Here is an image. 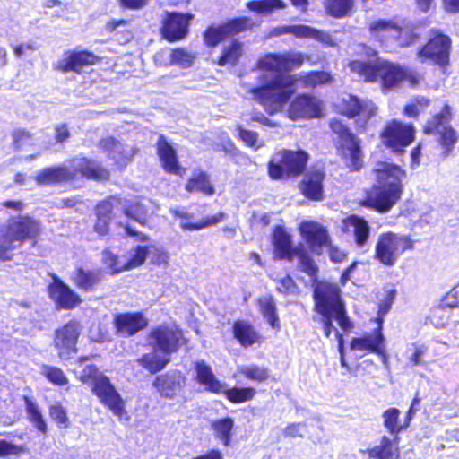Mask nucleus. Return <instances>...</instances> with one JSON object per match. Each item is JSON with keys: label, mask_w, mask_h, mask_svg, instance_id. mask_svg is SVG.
Masks as SVG:
<instances>
[{"label": "nucleus", "mask_w": 459, "mask_h": 459, "mask_svg": "<svg viewBox=\"0 0 459 459\" xmlns=\"http://www.w3.org/2000/svg\"><path fill=\"white\" fill-rule=\"evenodd\" d=\"M259 81L260 85L251 87L247 91L268 115H274L282 110L295 93V85L298 82L301 83L302 88L315 89L332 83L333 77L330 72L312 70L298 74L276 75L271 79L262 75Z\"/></svg>", "instance_id": "nucleus-1"}, {"label": "nucleus", "mask_w": 459, "mask_h": 459, "mask_svg": "<svg viewBox=\"0 0 459 459\" xmlns=\"http://www.w3.org/2000/svg\"><path fill=\"white\" fill-rule=\"evenodd\" d=\"M376 182L363 190L358 205L378 213H386L400 201L404 191L406 171L398 164L378 161L372 169Z\"/></svg>", "instance_id": "nucleus-2"}, {"label": "nucleus", "mask_w": 459, "mask_h": 459, "mask_svg": "<svg viewBox=\"0 0 459 459\" xmlns=\"http://www.w3.org/2000/svg\"><path fill=\"white\" fill-rule=\"evenodd\" d=\"M313 310L320 316L313 319L321 324L324 335L329 338L334 332L338 345L344 344L343 335L337 331L333 324L335 320L344 332L353 328V323L348 316L342 291L335 283L322 281L313 288Z\"/></svg>", "instance_id": "nucleus-3"}, {"label": "nucleus", "mask_w": 459, "mask_h": 459, "mask_svg": "<svg viewBox=\"0 0 459 459\" xmlns=\"http://www.w3.org/2000/svg\"><path fill=\"white\" fill-rule=\"evenodd\" d=\"M348 65L365 82H378L383 91L397 89L403 82H407L411 88H417L422 79L416 70L380 57L374 61L354 59Z\"/></svg>", "instance_id": "nucleus-4"}, {"label": "nucleus", "mask_w": 459, "mask_h": 459, "mask_svg": "<svg viewBox=\"0 0 459 459\" xmlns=\"http://www.w3.org/2000/svg\"><path fill=\"white\" fill-rule=\"evenodd\" d=\"M370 39L385 49H403L420 42L421 37L414 24L403 19L377 18L368 25Z\"/></svg>", "instance_id": "nucleus-5"}, {"label": "nucleus", "mask_w": 459, "mask_h": 459, "mask_svg": "<svg viewBox=\"0 0 459 459\" xmlns=\"http://www.w3.org/2000/svg\"><path fill=\"white\" fill-rule=\"evenodd\" d=\"M271 243L276 259L292 262L297 257L299 270L308 275L313 286L319 282L317 264L303 245L293 247L292 236L284 226L276 225L273 228Z\"/></svg>", "instance_id": "nucleus-6"}, {"label": "nucleus", "mask_w": 459, "mask_h": 459, "mask_svg": "<svg viewBox=\"0 0 459 459\" xmlns=\"http://www.w3.org/2000/svg\"><path fill=\"white\" fill-rule=\"evenodd\" d=\"M78 174L94 180H107L109 178L107 169L82 157L73 159L69 167L46 168L37 173L35 180L38 185H50L70 180Z\"/></svg>", "instance_id": "nucleus-7"}, {"label": "nucleus", "mask_w": 459, "mask_h": 459, "mask_svg": "<svg viewBox=\"0 0 459 459\" xmlns=\"http://www.w3.org/2000/svg\"><path fill=\"white\" fill-rule=\"evenodd\" d=\"M329 128L335 135L334 148L338 157L350 172L359 171L364 166L361 140L339 118L330 119Z\"/></svg>", "instance_id": "nucleus-8"}, {"label": "nucleus", "mask_w": 459, "mask_h": 459, "mask_svg": "<svg viewBox=\"0 0 459 459\" xmlns=\"http://www.w3.org/2000/svg\"><path fill=\"white\" fill-rule=\"evenodd\" d=\"M309 159V153L302 148H282L276 152V157L269 160L268 177L281 181L299 178L307 170Z\"/></svg>", "instance_id": "nucleus-9"}, {"label": "nucleus", "mask_w": 459, "mask_h": 459, "mask_svg": "<svg viewBox=\"0 0 459 459\" xmlns=\"http://www.w3.org/2000/svg\"><path fill=\"white\" fill-rule=\"evenodd\" d=\"M79 379L91 388V392L100 402L108 407L114 415L122 417L126 414L125 401L116 390L110 379L95 366L87 365L79 375Z\"/></svg>", "instance_id": "nucleus-10"}, {"label": "nucleus", "mask_w": 459, "mask_h": 459, "mask_svg": "<svg viewBox=\"0 0 459 459\" xmlns=\"http://www.w3.org/2000/svg\"><path fill=\"white\" fill-rule=\"evenodd\" d=\"M453 119L452 107L444 103L440 110L431 115L422 126L426 135H435L436 142L442 150L444 157L449 156L459 141V134L451 125Z\"/></svg>", "instance_id": "nucleus-11"}, {"label": "nucleus", "mask_w": 459, "mask_h": 459, "mask_svg": "<svg viewBox=\"0 0 459 459\" xmlns=\"http://www.w3.org/2000/svg\"><path fill=\"white\" fill-rule=\"evenodd\" d=\"M41 230L39 221L20 216L10 220L0 238V261L11 259L10 253L27 239H35Z\"/></svg>", "instance_id": "nucleus-12"}, {"label": "nucleus", "mask_w": 459, "mask_h": 459, "mask_svg": "<svg viewBox=\"0 0 459 459\" xmlns=\"http://www.w3.org/2000/svg\"><path fill=\"white\" fill-rule=\"evenodd\" d=\"M415 241L409 235L393 231L381 233L375 244L373 258L384 266H394L406 251L414 248Z\"/></svg>", "instance_id": "nucleus-13"}, {"label": "nucleus", "mask_w": 459, "mask_h": 459, "mask_svg": "<svg viewBox=\"0 0 459 459\" xmlns=\"http://www.w3.org/2000/svg\"><path fill=\"white\" fill-rule=\"evenodd\" d=\"M452 39L440 30L431 29L424 44L418 48L416 56L421 62L430 61L441 70L450 66Z\"/></svg>", "instance_id": "nucleus-14"}, {"label": "nucleus", "mask_w": 459, "mask_h": 459, "mask_svg": "<svg viewBox=\"0 0 459 459\" xmlns=\"http://www.w3.org/2000/svg\"><path fill=\"white\" fill-rule=\"evenodd\" d=\"M416 128L412 123L400 119L388 120L379 133L382 144L397 155H403L414 141Z\"/></svg>", "instance_id": "nucleus-15"}, {"label": "nucleus", "mask_w": 459, "mask_h": 459, "mask_svg": "<svg viewBox=\"0 0 459 459\" xmlns=\"http://www.w3.org/2000/svg\"><path fill=\"white\" fill-rule=\"evenodd\" d=\"M171 333L165 328H157L151 333L150 343L153 352L145 354L138 362L150 373L154 374L169 362Z\"/></svg>", "instance_id": "nucleus-16"}, {"label": "nucleus", "mask_w": 459, "mask_h": 459, "mask_svg": "<svg viewBox=\"0 0 459 459\" xmlns=\"http://www.w3.org/2000/svg\"><path fill=\"white\" fill-rule=\"evenodd\" d=\"M253 22L247 16L229 19L220 24H212L203 32V40L207 48H215L221 42L233 39L239 33L252 30Z\"/></svg>", "instance_id": "nucleus-17"}, {"label": "nucleus", "mask_w": 459, "mask_h": 459, "mask_svg": "<svg viewBox=\"0 0 459 459\" xmlns=\"http://www.w3.org/2000/svg\"><path fill=\"white\" fill-rule=\"evenodd\" d=\"M308 58L301 52L267 53L256 61L255 67L260 71L277 73L276 76L282 72L299 69Z\"/></svg>", "instance_id": "nucleus-18"}, {"label": "nucleus", "mask_w": 459, "mask_h": 459, "mask_svg": "<svg viewBox=\"0 0 459 459\" xmlns=\"http://www.w3.org/2000/svg\"><path fill=\"white\" fill-rule=\"evenodd\" d=\"M337 114L349 119H354L362 116L361 122L356 121V129L361 133L366 131L368 121L376 115L377 108L369 106L366 101L359 97L349 94L341 99L334 106Z\"/></svg>", "instance_id": "nucleus-19"}, {"label": "nucleus", "mask_w": 459, "mask_h": 459, "mask_svg": "<svg viewBox=\"0 0 459 459\" xmlns=\"http://www.w3.org/2000/svg\"><path fill=\"white\" fill-rule=\"evenodd\" d=\"M287 116L292 121L321 118L324 116V104L311 93H299L289 100Z\"/></svg>", "instance_id": "nucleus-20"}, {"label": "nucleus", "mask_w": 459, "mask_h": 459, "mask_svg": "<svg viewBox=\"0 0 459 459\" xmlns=\"http://www.w3.org/2000/svg\"><path fill=\"white\" fill-rule=\"evenodd\" d=\"M298 230L309 250L316 255H321L325 247L330 244L332 238L328 229L316 221H302Z\"/></svg>", "instance_id": "nucleus-21"}, {"label": "nucleus", "mask_w": 459, "mask_h": 459, "mask_svg": "<svg viewBox=\"0 0 459 459\" xmlns=\"http://www.w3.org/2000/svg\"><path fill=\"white\" fill-rule=\"evenodd\" d=\"M82 325L76 320H71L55 332L54 345L61 359H68L76 352V343L81 334Z\"/></svg>", "instance_id": "nucleus-22"}, {"label": "nucleus", "mask_w": 459, "mask_h": 459, "mask_svg": "<svg viewBox=\"0 0 459 459\" xmlns=\"http://www.w3.org/2000/svg\"><path fill=\"white\" fill-rule=\"evenodd\" d=\"M52 282L48 285V293L56 307L73 309L82 303L81 297L56 274H51Z\"/></svg>", "instance_id": "nucleus-23"}, {"label": "nucleus", "mask_w": 459, "mask_h": 459, "mask_svg": "<svg viewBox=\"0 0 459 459\" xmlns=\"http://www.w3.org/2000/svg\"><path fill=\"white\" fill-rule=\"evenodd\" d=\"M298 184L299 193L307 200L319 202L325 197V172L323 169H312L301 176Z\"/></svg>", "instance_id": "nucleus-24"}, {"label": "nucleus", "mask_w": 459, "mask_h": 459, "mask_svg": "<svg viewBox=\"0 0 459 459\" xmlns=\"http://www.w3.org/2000/svg\"><path fill=\"white\" fill-rule=\"evenodd\" d=\"M273 34L280 36L291 34L299 39H312L326 47H334L336 43L329 32L305 24L282 25L274 28Z\"/></svg>", "instance_id": "nucleus-25"}, {"label": "nucleus", "mask_w": 459, "mask_h": 459, "mask_svg": "<svg viewBox=\"0 0 459 459\" xmlns=\"http://www.w3.org/2000/svg\"><path fill=\"white\" fill-rule=\"evenodd\" d=\"M385 340L383 333H379V328H374L372 333H365L359 337H353L350 342V348L352 351H367L375 353L387 360V353L385 345Z\"/></svg>", "instance_id": "nucleus-26"}, {"label": "nucleus", "mask_w": 459, "mask_h": 459, "mask_svg": "<svg viewBox=\"0 0 459 459\" xmlns=\"http://www.w3.org/2000/svg\"><path fill=\"white\" fill-rule=\"evenodd\" d=\"M342 230L352 232L355 246L363 248L368 246L370 238V226L368 221L357 214H351L342 221Z\"/></svg>", "instance_id": "nucleus-27"}, {"label": "nucleus", "mask_w": 459, "mask_h": 459, "mask_svg": "<svg viewBox=\"0 0 459 459\" xmlns=\"http://www.w3.org/2000/svg\"><path fill=\"white\" fill-rule=\"evenodd\" d=\"M100 146L104 152L108 153V156L114 160L115 164L119 168H125L127 166L135 151L131 146H126L114 137H107L100 142Z\"/></svg>", "instance_id": "nucleus-28"}, {"label": "nucleus", "mask_w": 459, "mask_h": 459, "mask_svg": "<svg viewBox=\"0 0 459 459\" xmlns=\"http://www.w3.org/2000/svg\"><path fill=\"white\" fill-rule=\"evenodd\" d=\"M233 338L242 348H249L263 342V336L255 329V325L247 320L237 319L231 326Z\"/></svg>", "instance_id": "nucleus-29"}, {"label": "nucleus", "mask_w": 459, "mask_h": 459, "mask_svg": "<svg viewBox=\"0 0 459 459\" xmlns=\"http://www.w3.org/2000/svg\"><path fill=\"white\" fill-rule=\"evenodd\" d=\"M174 215L180 219L179 225L184 230L191 231L216 225L227 217V214L223 212H219L201 219H195L194 213L185 211H174Z\"/></svg>", "instance_id": "nucleus-30"}, {"label": "nucleus", "mask_w": 459, "mask_h": 459, "mask_svg": "<svg viewBox=\"0 0 459 459\" xmlns=\"http://www.w3.org/2000/svg\"><path fill=\"white\" fill-rule=\"evenodd\" d=\"M97 60V56L88 51L68 52L57 63L56 69L64 73H80L83 67L95 64Z\"/></svg>", "instance_id": "nucleus-31"}, {"label": "nucleus", "mask_w": 459, "mask_h": 459, "mask_svg": "<svg viewBox=\"0 0 459 459\" xmlns=\"http://www.w3.org/2000/svg\"><path fill=\"white\" fill-rule=\"evenodd\" d=\"M399 441L398 437L382 436L379 444L368 448L365 454L370 459H401Z\"/></svg>", "instance_id": "nucleus-32"}, {"label": "nucleus", "mask_w": 459, "mask_h": 459, "mask_svg": "<svg viewBox=\"0 0 459 459\" xmlns=\"http://www.w3.org/2000/svg\"><path fill=\"white\" fill-rule=\"evenodd\" d=\"M195 370V381L205 391L214 394H221L222 392L223 383H221L214 375L212 368L207 365L204 361H196L194 364Z\"/></svg>", "instance_id": "nucleus-33"}, {"label": "nucleus", "mask_w": 459, "mask_h": 459, "mask_svg": "<svg viewBox=\"0 0 459 459\" xmlns=\"http://www.w3.org/2000/svg\"><path fill=\"white\" fill-rule=\"evenodd\" d=\"M147 324V319L140 313L120 314L115 318L117 331L122 336H131L146 327Z\"/></svg>", "instance_id": "nucleus-34"}, {"label": "nucleus", "mask_w": 459, "mask_h": 459, "mask_svg": "<svg viewBox=\"0 0 459 459\" xmlns=\"http://www.w3.org/2000/svg\"><path fill=\"white\" fill-rule=\"evenodd\" d=\"M152 253L157 254V263H168L169 255L164 252L161 246L152 245L150 247L138 246L132 251L130 258L126 261L127 270L142 265L144 263L147 255Z\"/></svg>", "instance_id": "nucleus-35"}, {"label": "nucleus", "mask_w": 459, "mask_h": 459, "mask_svg": "<svg viewBox=\"0 0 459 459\" xmlns=\"http://www.w3.org/2000/svg\"><path fill=\"white\" fill-rule=\"evenodd\" d=\"M102 279L100 269L88 270L82 267L76 268L71 276L74 284L84 291H92Z\"/></svg>", "instance_id": "nucleus-36"}, {"label": "nucleus", "mask_w": 459, "mask_h": 459, "mask_svg": "<svg viewBox=\"0 0 459 459\" xmlns=\"http://www.w3.org/2000/svg\"><path fill=\"white\" fill-rule=\"evenodd\" d=\"M221 394H222L225 399L232 404H242L254 400L257 394V391L251 385H234L230 388H226L225 385H223Z\"/></svg>", "instance_id": "nucleus-37"}, {"label": "nucleus", "mask_w": 459, "mask_h": 459, "mask_svg": "<svg viewBox=\"0 0 459 459\" xmlns=\"http://www.w3.org/2000/svg\"><path fill=\"white\" fill-rule=\"evenodd\" d=\"M234 427V420L230 416L217 419L211 422V429L215 438L226 447L231 444Z\"/></svg>", "instance_id": "nucleus-38"}, {"label": "nucleus", "mask_w": 459, "mask_h": 459, "mask_svg": "<svg viewBox=\"0 0 459 459\" xmlns=\"http://www.w3.org/2000/svg\"><path fill=\"white\" fill-rule=\"evenodd\" d=\"M120 199L111 198L107 201L100 203L97 206V221L94 225L95 231L100 235H105L108 231V223L110 221V213L114 207L117 206V203H119Z\"/></svg>", "instance_id": "nucleus-39"}, {"label": "nucleus", "mask_w": 459, "mask_h": 459, "mask_svg": "<svg viewBox=\"0 0 459 459\" xmlns=\"http://www.w3.org/2000/svg\"><path fill=\"white\" fill-rule=\"evenodd\" d=\"M243 43L238 39H232L229 45L221 49L216 59L219 66L237 65L243 55Z\"/></svg>", "instance_id": "nucleus-40"}, {"label": "nucleus", "mask_w": 459, "mask_h": 459, "mask_svg": "<svg viewBox=\"0 0 459 459\" xmlns=\"http://www.w3.org/2000/svg\"><path fill=\"white\" fill-rule=\"evenodd\" d=\"M186 190L189 193H201L206 196H211L215 193L209 175L204 171H200L189 178L186 184Z\"/></svg>", "instance_id": "nucleus-41"}, {"label": "nucleus", "mask_w": 459, "mask_h": 459, "mask_svg": "<svg viewBox=\"0 0 459 459\" xmlns=\"http://www.w3.org/2000/svg\"><path fill=\"white\" fill-rule=\"evenodd\" d=\"M238 373L247 380L256 384L274 380L269 368L256 364L241 367L238 368Z\"/></svg>", "instance_id": "nucleus-42"}, {"label": "nucleus", "mask_w": 459, "mask_h": 459, "mask_svg": "<svg viewBox=\"0 0 459 459\" xmlns=\"http://www.w3.org/2000/svg\"><path fill=\"white\" fill-rule=\"evenodd\" d=\"M355 2L356 0H325L324 8L329 16L340 19L351 14Z\"/></svg>", "instance_id": "nucleus-43"}, {"label": "nucleus", "mask_w": 459, "mask_h": 459, "mask_svg": "<svg viewBox=\"0 0 459 459\" xmlns=\"http://www.w3.org/2000/svg\"><path fill=\"white\" fill-rule=\"evenodd\" d=\"M431 104V100L423 95L413 96L403 108L402 113L407 117L417 119L425 113Z\"/></svg>", "instance_id": "nucleus-44"}, {"label": "nucleus", "mask_w": 459, "mask_h": 459, "mask_svg": "<svg viewBox=\"0 0 459 459\" xmlns=\"http://www.w3.org/2000/svg\"><path fill=\"white\" fill-rule=\"evenodd\" d=\"M118 204L122 206V210L127 217L135 220L141 224L146 221L148 210L143 203L137 200L129 201L125 199L122 201L120 199V202L117 203V205Z\"/></svg>", "instance_id": "nucleus-45"}, {"label": "nucleus", "mask_w": 459, "mask_h": 459, "mask_svg": "<svg viewBox=\"0 0 459 459\" xmlns=\"http://www.w3.org/2000/svg\"><path fill=\"white\" fill-rule=\"evenodd\" d=\"M261 314L265 318L267 324L274 330L279 331L281 328L280 319L277 315L275 301L272 296L258 301Z\"/></svg>", "instance_id": "nucleus-46"}, {"label": "nucleus", "mask_w": 459, "mask_h": 459, "mask_svg": "<svg viewBox=\"0 0 459 459\" xmlns=\"http://www.w3.org/2000/svg\"><path fill=\"white\" fill-rule=\"evenodd\" d=\"M195 15L193 13H184L174 12L173 14V39L174 41L181 40L187 37L189 33V26L194 20Z\"/></svg>", "instance_id": "nucleus-47"}, {"label": "nucleus", "mask_w": 459, "mask_h": 459, "mask_svg": "<svg viewBox=\"0 0 459 459\" xmlns=\"http://www.w3.org/2000/svg\"><path fill=\"white\" fill-rule=\"evenodd\" d=\"M401 412L395 407H391L385 410L383 414L384 426L390 435L398 437V435L404 429L403 423H399Z\"/></svg>", "instance_id": "nucleus-48"}, {"label": "nucleus", "mask_w": 459, "mask_h": 459, "mask_svg": "<svg viewBox=\"0 0 459 459\" xmlns=\"http://www.w3.org/2000/svg\"><path fill=\"white\" fill-rule=\"evenodd\" d=\"M24 400L28 420L34 425V427L39 431H40L41 433H46L48 429L47 423L43 419L39 405L32 402L28 397H25Z\"/></svg>", "instance_id": "nucleus-49"}, {"label": "nucleus", "mask_w": 459, "mask_h": 459, "mask_svg": "<svg viewBox=\"0 0 459 459\" xmlns=\"http://www.w3.org/2000/svg\"><path fill=\"white\" fill-rule=\"evenodd\" d=\"M247 7L258 13H268L273 10L284 9L286 4L283 0H251L247 3Z\"/></svg>", "instance_id": "nucleus-50"}, {"label": "nucleus", "mask_w": 459, "mask_h": 459, "mask_svg": "<svg viewBox=\"0 0 459 459\" xmlns=\"http://www.w3.org/2000/svg\"><path fill=\"white\" fill-rule=\"evenodd\" d=\"M157 152L164 169L172 172V146L161 135L157 142Z\"/></svg>", "instance_id": "nucleus-51"}, {"label": "nucleus", "mask_w": 459, "mask_h": 459, "mask_svg": "<svg viewBox=\"0 0 459 459\" xmlns=\"http://www.w3.org/2000/svg\"><path fill=\"white\" fill-rule=\"evenodd\" d=\"M102 262L106 269L111 273H117L124 270H127L126 260H121L116 255L108 250H105L102 254Z\"/></svg>", "instance_id": "nucleus-52"}, {"label": "nucleus", "mask_w": 459, "mask_h": 459, "mask_svg": "<svg viewBox=\"0 0 459 459\" xmlns=\"http://www.w3.org/2000/svg\"><path fill=\"white\" fill-rule=\"evenodd\" d=\"M30 450L25 445H17L5 439L0 440V457L20 456L29 454Z\"/></svg>", "instance_id": "nucleus-53"}, {"label": "nucleus", "mask_w": 459, "mask_h": 459, "mask_svg": "<svg viewBox=\"0 0 459 459\" xmlns=\"http://www.w3.org/2000/svg\"><path fill=\"white\" fill-rule=\"evenodd\" d=\"M41 374L54 385H65L68 383L66 376L59 368L44 365L41 368Z\"/></svg>", "instance_id": "nucleus-54"}, {"label": "nucleus", "mask_w": 459, "mask_h": 459, "mask_svg": "<svg viewBox=\"0 0 459 459\" xmlns=\"http://www.w3.org/2000/svg\"><path fill=\"white\" fill-rule=\"evenodd\" d=\"M413 351L408 357V363L411 367L426 366L424 358L428 354V347L424 344L412 343Z\"/></svg>", "instance_id": "nucleus-55"}, {"label": "nucleus", "mask_w": 459, "mask_h": 459, "mask_svg": "<svg viewBox=\"0 0 459 459\" xmlns=\"http://www.w3.org/2000/svg\"><path fill=\"white\" fill-rule=\"evenodd\" d=\"M154 387L165 397H171L172 393V376L169 374H164L158 376L153 382Z\"/></svg>", "instance_id": "nucleus-56"}, {"label": "nucleus", "mask_w": 459, "mask_h": 459, "mask_svg": "<svg viewBox=\"0 0 459 459\" xmlns=\"http://www.w3.org/2000/svg\"><path fill=\"white\" fill-rule=\"evenodd\" d=\"M276 290L285 296H288L290 294H297L299 292V286L290 274H286L278 281Z\"/></svg>", "instance_id": "nucleus-57"}, {"label": "nucleus", "mask_w": 459, "mask_h": 459, "mask_svg": "<svg viewBox=\"0 0 459 459\" xmlns=\"http://www.w3.org/2000/svg\"><path fill=\"white\" fill-rule=\"evenodd\" d=\"M237 131L238 139L241 140L247 146L255 149L260 147V145L257 143L258 134L256 132L247 130L241 125L237 126Z\"/></svg>", "instance_id": "nucleus-58"}, {"label": "nucleus", "mask_w": 459, "mask_h": 459, "mask_svg": "<svg viewBox=\"0 0 459 459\" xmlns=\"http://www.w3.org/2000/svg\"><path fill=\"white\" fill-rule=\"evenodd\" d=\"M195 56L184 48H174V64H178L184 68L190 67Z\"/></svg>", "instance_id": "nucleus-59"}, {"label": "nucleus", "mask_w": 459, "mask_h": 459, "mask_svg": "<svg viewBox=\"0 0 459 459\" xmlns=\"http://www.w3.org/2000/svg\"><path fill=\"white\" fill-rule=\"evenodd\" d=\"M49 415L60 427L67 428L69 426L68 417L64 407L59 403L50 406Z\"/></svg>", "instance_id": "nucleus-60"}, {"label": "nucleus", "mask_w": 459, "mask_h": 459, "mask_svg": "<svg viewBox=\"0 0 459 459\" xmlns=\"http://www.w3.org/2000/svg\"><path fill=\"white\" fill-rule=\"evenodd\" d=\"M325 248H327L329 258L333 263H341L347 258V253L339 247L333 245L332 238L329 246H325Z\"/></svg>", "instance_id": "nucleus-61"}, {"label": "nucleus", "mask_w": 459, "mask_h": 459, "mask_svg": "<svg viewBox=\"0 0 459 459\" xmlns=\"http://www.w3.org/2000/svg\"><path fill=\"white\" fill-rule=\"evenodd\" d=\"M395 298V290L394 289L389 290L384 299L378 304L377 311H380L381 314H387L391 309V307L394 303Z\"/></svg>", "instance_id": "nucleus-62"}, {"label": "nucleus", "mask_w": 459, "mask_h": 459, "mask_svg": "<svg viewBox=\"0 0 459 459\" xmlns=\"http://www.w3.org/2000/svg\"><path fill=\"white\" fill-rule=\"evenodd\" d=\"M13 138L17 147H21L24 143L30 141L31 135L29 132L25 131L24 129H18L13 132Z\"/></svg>", "instance_id": "nucleus-63"}, {"label": "nucleus", "mask_w": 459, "mask_h": 459, "mask_svg": "<svg viewBox=\"0 0 459 459\" xmlns=\"http://www.w3.org/2000/svg\"><path fill=\"white\" fill-rule=\"evenodd\" d=\"M192 459H224L221 451L219 449H210L206 453L193 457Z\"/></svg>", "instance_id": "nucleus-64"}]
</instances>
